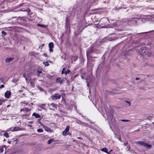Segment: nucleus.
<instances>
[{"mask_svg": "<svg viewBox=\"0 0 154 154\" xmlns=\"http://www.w3.org/2000/svg\"><path fill=\"white\" fill-rule=\"evenodd\" d=\"M135 143L141 146L146 147L148 148H150L151 146V145L148 144L147 143H145L143 141H139L135 142Z\"/></svg>", "mask_w": 154, "mask_h": 154, "instance_id": "1", "label": "nucleus"}, {"mask_svg": "<svg viewBox=\"0 0 154 154\" xmlns=\"http://www.w3.org/2000/svg\"><path fill=\"white\" fill-rule=\"evenodd\" d=\"M61 97V94H55L53 95H52L51 97L53 100H57L60 99Z\"/></svg>", "mask_w": 154, "mask_h": 154, "instance_id": "2", "label": "nucleus"}, {"mask_svg": "<svg viewBox=\"0 0 154 154\" xmlns=\"http://www.w3.org/2000/svg\"><path fill=\"white\" fill-rule=\"evenodd\" d=\"M70 127L69 125H68L66 127V128L65 129L64 131H63L62 133V134L63 136H65L67 135V134H66L69 131Z\"/></svg>", "mask_w": 154, "mask_h": 154, "instance_id": "3", "label": "nucleus"}, {"mask_svg": "<svg viewBox=\"0 0 154 154\" xmlns=\"http://www.w3.org/2000/svg\"><path fill=\"white\" fill-rule=\"evenodd\" d=\"M48 46L49 48V51L50 52H53V48L54 47V43L51 42L49 43Z\"/></svg>", "mask_w": 154, "mask_h": 154, "instance_id": "4", "label": "nucleus"}, {"mask_svg": "<svg viewBox=\"0 0 154 154\" xmlns=\"http://www.w3.org/2000/svg\"><path fill=\"white\" fill-rule=\"evenodd\" d=\"M70 70L68 69H66L65 68H64L61 72L62 74H65L66 75L68 73H69L70 72Z\"/></svg>", "mask_w": 154, "mask_h": 154, "instance_id": "5", "label": "nucleus"}, {"mask_svg": "<svg viewBox=\"0 0 154 154\" xmlns=\"http://www.w3.org/2000/svg\"><path fill=\"white\" fill-rule=\"evenodd\" d=\"M11 95V92L9 91H7L5 93V97L7 98H9Z\"/></svg>", "mask_w": 154, "mask_h": 154, "instance_id": "6", "label": "nucleus"}, {"mask_svg": "<svg viewBox=\"0 0 154 154\" xmlns=\"http://www.w3.org/2000/svg\"><path fill=\"white\" fill-rule=\"evenodd\" d=\"M64 80L63 78H58L56 79V82L57 83L60 84H63Z\"/></svg>", "mask_w": 154, "mask_h": 154, "instance_id": "7", "label": "nucleus"}, {"mask_svg": "<svg viewBox=\"0 0 154 154\" xmlns=\"http://www.w3.org/2000/svg\"><path fill=\"white\" fill-rule=\"evenodd\" d=\"M94 51V49L93 48L88 49V51L87 52V55H88L90 54Z\"/></svg>", "mask_w": 154, "mask_h": 154, "instance_id": "8", "label": "nucleus"}, {"mask_svg": "<svg viewBox=\"0 0 154 154\" xmlns=\"http://www.w3.org/2000/svg\"><path fill=\"white\" fill-rule=\"evenodd\" d=\"M101 151L106 152L108 154H109V153L112 151V150H111L109 152H108V149L106 147L103 148L101 149Z\"/></svg>", "mask_w": 154, "mask_h": 154, "instance_id": "9", "label": "nucleus"}, {"mask_svg": "<svg viewBox=\"0 0 154 154\" xmlns=\"http://www.w3.org/2000/svg\"><path fill=\"white\" fill-rule=\"evenodd\" d=\"M20 10L22 11L26 12L27 13V14H29V13L31 11L29 9H21Z\"/></svg>", "mask_w": 154, "mask_h": 154, "instance_id": "10", "label": "nucleus"}, {"mask_svg": "<svg viewBox=\"0 0 154 154\" xmlns=\"http://www.w3.org/2000/svg\"><path fill=\"white\" fill-rule=\"evenodd\" d=\"M14 59V58L13 57H10L9 58H7L5 60V62L6 63H9L10 61L13 60Z\"/></svg>", "mask_w": 154, "mask_h": 154, "instance_id": "11", "label": "nucleus"}, {"mask_svg": "<svg viewBox=\"0 0 154 154\" xmlns=\"http://www.w3.org/2000/svg\"><path fill=\"white\" fill-rule=\"evenodd\" d=\"M32 115V116H35L36 118H39L40 117V116L39 115L35 113H33Z\"/></svg>", "mask_w": 154, "mask_h": 154, "instance_id": "12", "label": "nucleus"}, {"mask_svg": "<svg viewBox=\"0 0 154 154\" xmlns=\"http://www.w3.org/2000/svg\"><path fill=\"white\" fill-rule=\"evenodd\" d=\"M45 105V104H41L39 105L38 107L43 109H45V108L44 107Z\"/></svg>", "mask_w": 154, "mask_h": 154, "instance_id": "13", "label": "nucleus"}, {"mask_svg": "<svg viewBox=\"0 0 154 154\" xmlns=\"http://www.w3.org/2000/svg\"><path fill=\"white\" fill-rule=\"evenodd\" d=\"M37 26L44 28H46L47 27V25L43 24H38Z\"/></svg>", "mask_w": 154, "mask_h": 154, "instance_id": "14", "label": "nucleus"}, {"mask_svg": "<svg viewBox=\"0 0 154 154\" xmlns=\"http://www.w3.org/2000/svg\"><path fill=\"white\" fill-rule=\"evenodd\" d=\"M43 127L46 131H49L50 130V129L49 128L47 127V126H45V125H44L43 126Z\"/></svg>", "mask_w": 154, "mask_h": 154, "instance_id": "15", "label": "nucleus"}, {"mask_svg": "<svg viewBox=\"0 0 154 154\" xmlns=\"http://www.w3.org/2000/svg\"><path fill=\"white\" fill-rule=\"evenodd\" d=\"M54 141V140L53 139H51L49 140L47 142V143L48 144H50L51 142Z\"/></svg>", "mask_w": 154, "mask_h": 154, "instance_id": "16", "label": "nucleus"}, {"mask_svg": "<svg viewBox=\"0 0 154 154\" xmlns=\"http://www.w3.org/2000/svg\"><path fill=\"white\" fill-rule=\"evenodd\" d=\"M78 58V57L77 56H73L72 58V60H73L74 61H75Z\"/></svg>", "mask_w": 154, "mask_h": 154, "instance_id": "17", "label": "nucleus"}, {"mask_svg": "<svg viewBox=\"0 0 154 154\" xmlns=\"http://www.w3.org/2000/svg\"><path fill=\"white\" fill-rule=\"evenodd\" d=\"M37 72L38 73V74L37 75L38 76H39L40 74L42 73V70H38Z\"/></svg>", "mask_w": 154, "mask_h": 154, "instance_id": "18", "label": "nucleus"}, {"mask_svg": "<svg viewBox=\"0 0 154 154\" xmlns=\"http://www.w3.org/2000/svg\"><path fill=\"white\" fill-rule=\"evenodd\" d=\"M4 136H5L6 137H9L8 134L7 132H5L4 133Z\"/></svg>", "mask_w": 154, "mask_h": 154, "instance_id": "19", "label": "nucleus"}, {"mask_svg": "<svg viewBox=\"0 0 154 154\" xmlns=\"http://www.w3.org/2000/svg\"><path fill=\"white\" fill-rule=\"evenodd\" d=\"M43 63L45 65V66H49V63L47 61H45V62H44Z\"/></svg>", "mask_w": 154, "mask_h": 154, "instance_id": "20", "label": "nucleus"}, {"mask_svg": "<svg viewBox=\"0 0 154 154\" xmlns=\"http://www.w3.org/2000/svg\"><path fill=\"white\" fill-rule=\"evenodd\" d=\"M30 110H31V109H28L27 108H24V111H25L26 112H29Z\"/></svg>", "mask_w": 154, "mask_h": 154, "instance_id": "21", "label": "nucleus"}, {"mask_svg": "<svg viewBox=\"0 0 154 154\" xmlns=\"http://www.w3.org/2000/svg\"><path fill=\"white\" fill-rule=\"evenodd\" d=\"M19 130V128L17 127H14L13 129V131H16Z\"/></svg>", "mask_w": 154, "mask_h": 154, "instance_id": "22", "label": "nucleus"}, {"mask_svg": "<svg viewBox=\"0 0 154 154\" xmlns=\"http://www.w3.org/2000/svg\"><path fill=\"white\" fill-rule=\"evenodd\" d=\"M37 131L38 132H42L43 131V130L42 129L39 128V129H38L37 130Z\"/></svg>", "mask_w": 154, "mask_h": 154, "instance_id": "23", "label": "nucleus"}, {"mask_svg": "<svg viewBox=\"0 0 154 154\" xmlns=\"http://www.w3.org/2000/svg\"><path fill=\"white\" fill-rule=\"evenodd\" d=\"M4 102V100L3 99H0V105L2 104V103Z\"/></svg>", "mask_w": 154, "mask_h": 154, "instance_id": "24", "label": "nucleus"}, {"mask_svg": "<svg viewBox=\"0 0 154 154\" xmlns=\"http://www.w3.org/2000/svg\"><path fill=\"white\" fill-rule=\"evenodd\" d=\"M2 33L3 36H5L7 34L6 32H5L4 31H3L2 32Z\"/></svg>", "mask_w": 154, "mask_h": 154, "instance_id": "25", "label": "nucleus"}, {"mask_svg": "<svg viewBox=\"0 0 154 154\" xmlns=\"http://www.w3.org/2000/svg\"><path fill=\"white\" fill-rule=\"evenodd\" d=\"M120 121H122L123 122H128L130 121V120H125V119H121L120 120Z\"/></svg>", "mask_w": 154, "mask_h": 154, "instance_id": "26", "label": "nucleus"}, {"mask_svg": "<svg viewBox=\"0 0 154 154\" xmlns=\"http://www.w3.org/2000/svg\"><path fill=\"white\" fill-rule=\"evenodd\" d=\"M125 102L128 104V106H129L131 105V103L129 101H128V100H125Z\"/></svg>", "mask_w": 154, "mask_h": 154, "instance_id": "27", "label": "nucleus"}, {"mask_svg": "<svg viewBox=\"0 0 154 154\" xmlns=\"http://www.w3.org/2000/svg\"><path fill=\"white\" fill-rule=\"evenodd\" d=\"M38 89H39V90H40L41 91H44L43 89H42V88L38 86Z\"/></svg>", "mask_w": 154, "mask_h": 154, "instance_id": "28", "label": "nucleus"}, {"mask_svg": "<svg viewBox=\"0 0 154 154\" xmlns=\"http://www.w3.org/2000/svg\"><path fill=\"white\" fill-rule=\"evenodd\" d=\"M40 119H38V123L40 124V125L42 126L43 127L44 125L43 124H42L41 122H40Z\"/></svg>", "mask_w": 154, "mask_h": 154, "instance_id": "29", "label": "nucleus"}, {"mask_svg": "<svg viewBox=\"0 0 154 154\" xmlns=\"http://www.w3.org/2000/svg\"><path fill=\"white\" fill-rule=\"evenodd\" d=\"M107 94H109L110 95H112V92L110 91H108L107 92Z\"/></svg>", "mask_w": 154, "mask_h": 154, "instance_id": "30", "label": "nucleus"}, {"mask_svg": "<svg viewBox=\"0 0 154 154\" xmlns=\"http://www.w3.org/2000/svg\"><path fill=\"white\" fill-rule=\"evenodd\" d=\"M154 31V30H152V31H151L148 32H143V33H140L141 34H142V33H149V32H153Z\"/></svg>", "mask_w": 154, "mask_h": 154, "instance_id": "31", "label": "nucleus"}, {"mask_svg": "<svg viewBox=\"0 0 154 154\" xmlns=\"http://www.w3.org/2000/svg\"><path fill=\"white\" fill-rule=\"evenodd\" d=\"M23 76L26 78V80H27V78L26 77V74H25V73H23Z\"/></svg>", "mask_w": 154, "mask_h": 154, "instance_id": "32", "label": "nucleus"}, {"mask_svg": "<svg viewBox=\"0 0 154 154\" xmlns=\"http://www.w3.org/2000/svg\"><path fill=\"white\" fill-rule=\"evenodd\" d=\"M146 21V20L144 18L142 19L141 20V21L142 22H143V23H144Z\"/></svg>", "mask_w": 154, "mask_h": 154, "instance_id": "33", "label": "nucleus"}, {"mask_svg": "<svg viewBox=\"0 0 154 154\" xmlns=\"http://www.w3.org/2000/svg\"><path fill=\"white\" fill-rule=\"evenodd\" d=\"M0 151L1 153H2L3 151V149L2 148H0Z\"/></svg>", "mask_w": 154, "mask_h": 154, "instance_id": "34", "label": "nucleus"}, {"mask_svg": "<svg viewBox=\"0 0 154 154\" xmlns=\"http://www.w3.org/2000/svg\"><path fill=\"white\" fill-rule=\"evenodd\" d=\"M4 87V85H2L0 86V88H3Z\"/></svg>", "mask_w": 154, "mask_h": 154, "instance_id": "35", "label": "nucleus"}, {"mask_svg": "<svg viewBox=\"0 0 154 154\" xmlns=\"http://www.w3.org/2000/svg\"><path fill=\"white\" fill-rule=\"evenodd\" d=\"M139 79H140V78H139L136 77L135 78V80H138Z\"/></svg>", "mask_w": 154, "mask_h": 154, "instance_id": "36", "label": "nucleus"}, {"mask_svg": "<svg viewBox=\"0 0 154 154\" xmlns=\"http://www.w3.org/2000/svg\"><path fill=\"white\" fill-rule=\"evenodd\" d=\"M22 111H24V109H21V110H20V111L21 112H22Z\"/></svg>", "mask_w": 154, "mask_h": 154, "instance_id": "37", "label": "nucleus"}, {"mask_svg": "<svg viewBox=\"0 0 154 154\" xmlns=\"http://www.w3.org/2000/svg\"><path fill=\"white\" fill-rule=\"evenodd\" d=\"M43 55L45 57H46L47 56V54H43Z\"/></svg>", "mask_w": 154, "mask_h": 154, "instance_id": "38", "label": "nucleus"}, {"mask_svg": "<svg viewBox=\"0 0 154 154\" xmlns=\"http://www.w3.org/2000/svg\"><path fill=\"white\" fill-rule=\"evenodd\" d=\"M3 2H1L0 3V6L2 5Z\"/></svg>", "mask_w": 154, "mask_h": 154, "instance_id": "39", "label": "nucleus"}, {"mask_svg": "<svg viewBox=\"0 0 154 154\" xmlns=\"http://www.w3.org/2000/svg\"><path fill=\"white\" fill-rule=\"evenodd\" d=\"M3 147H4L5 148H6V146L5 145H4L3 146Z\"/></svg>", "mask_w": 154, "mask_h": 154, "instance_id": "40", "label": "nucleus"}, {"mask_svg": "<svg viewBox=\"0 0 154 154\" xmlns=\"http://www.w3.org/2000/svg\"><path fill=\"white\" fill-rule=\"evenodd\" d=\"M17 21V19H16V20L15 21L14 23H16Z\"/></svg>", "mask_w": 154, "mask_h": 154, "instance_id": "41", "label": "nucleus"}, {"mask_svg": "<svg viewBox=\"0 0 154 154\" xmlns=\"http://www.w3.org/2000/svg\"><path fill=\"white\" fill-rule=\"evenodd\" d=\"M132 19H138V17H134V18H132Z\"/></svg>", "mask_w": 154, "mask_h": 154, "instance_id": "42", "label": "nucleus"}, {"mask_svg": "<svg viewBox=\"0 0 154 154\" xmlns=\"http://www.w3.org/2000/svg\"><path fill=\"white\" fill-rule=\"evenodd\" d=\"M8 143L10 144V143H11V141H8Z\"/></svg>", "mask_w": 154, "mask_h": 154, "instance_id": "43", "label": "nucleus"}, {"mask_svg": "<svg viewBox=\"0 0 154 154\" xmlns=\"http://www.w3.org/2000/svg\"><path fill=\"white\" fill-rule=\"evenodd\" d=\"M12 81L13 82H14L15 83V80L14 79H13Z\"/></svg>", "mask_w": 154, "mask_h": 154, "instance_id": "44", "label": "nucleus"}, {"mask_svg": "<svg viewBox=\"0 0 154 154\" xmlns=\"http://www.w3.org/2000/svg\"><path fill=\"white\" fill-rule=\"evenodd\" d=\"M10 106V105H8L7 106V107H9Z\"/></svg>", "mask_w": 154, "mask_h": 154, "instance_id": "45", "label": "nucleus"}, {"mask_svg": "<svg viewBox=\"0 0 154 154\" xmlns=\"http://www.w3.org/2000/svg\"><path fill=\"white\" fill-rule=\"evenodd\" d=\"M78 138L79 139H82V138L81 137H78Z\"/></svg>", "mask_w": 154, "mask_h": 154, "instance_id": "46", "label": "nucleus"}, {"mask_svg": "<svg viewBox=\"0 0 154 154\" xmlns=\"http://www.w3.org/2000/svg\"><path fill=\"white\" fill-rule=\"evenodd\" d=\"M150 117L149 116H148V117H147V119H149V118Z\"/></svg>", "mask_w": 154, "mask_h": 154, "instance_id": "47", "label": "nucleus"}, {"mask_svg": "<svg viewBox=\"0 0 154 154\" xmlns=\"http://www.w3.org/2000/svg\"><path fill=\"white\" fill-rule=\"evenodd\" d=\"M24 103L26 104V105H27V104L28 103L27 102H26V103H25V102Z\"/></svg>", "mask_w": 154, "mask_h": 154, "instance_id": "48", "label": "nucleus"}, {"mask_svg": "<svg viewBox=\"0 0 154 154\" xmlns=\"http://www.w3.org/2000/svg\"><path fill=\"white\" fill-rule=\"evenodd\" d=\"M144 127L145 128H147L146 126H144Z\"/></svg>", "mask_w": 154, "mask_h": 154, "instance_id": "49", "label": "nucleus"}, {"mask_svg": "<svg viewBox=\"0 0 154 154\" xmlns=\"http://www.w3.org/2000/svg\"><path fill=\"white\" fill-rule=\"evenodd\" d=\"M16 18V17H12V19L13 18Z\"/></svg>", "mask_w": 154, "mask_h": 154, "instance_id": "50", "label": "nucleus"}, {"mask_svg": "<svg viewBox=\"0 0 154 154\" xmlns=\"http://www.w3.org/2000/svg\"><path fill=\"white\" fill-rule=\"evenodd\" d=\"M134 22H135V23H137V21H136V20H135V21H134Z\"/></svg>", "mask_w": 154, "mask_h": 154, "instance_id": "51", "label": "nucleus"}, {"mask_svg": "<svg viewBox=\"0 0 154 154\" xmlns=\"http://www.w3.org/2000/svg\"><path fill=\"white\" fill-rule=\"evenodd\" d=\"M73 86L72 88V91H73Z\"/></svg>", "mask_w": 154, "mask_h": 154, "instance_id": "52", "label": "nucleus"}, {"mask_svg": "<svg viewBox=\"0 0 154 154\" xmlns=\"http://www.w3.org/2000/svg\"><path fill=\"white\" fill-rule=\"evenodd\" d=\"M17 140V139H16V140H14L13 141H16V140Z\"/></svg>", "mask_w": 154, "mask_h": 154, "instance_id": "53", "label": "nucleus"}, {"mask_svg": "<svg viewBox=\"0 0 154 154\" xmlns=\"http://www.w3.org/2000/svg\"><path fill=\"white\" fill-rule=\"evenodd\" d=\"M51 105H53V103H51Z\"/></svg>", "mask_w": 154, "mask_h": 154, "instance_id": "54", "label": "nucleus"}, {"mask_svg": "<svg viewBox=\"0 0 154 154\" xmlns=\"http://www.w3.org/2000/svg\"><path fill=\"white\" fill-rule=\"evenodd\" d=\"M26 116V115H25H25H23V116Z\"/></svg>", "mask_w": 154, "mask_h": 154, "instance_id": "55", "label": "nucleus"}, {"mask_svg": "<svg viewBox=\"0 0 154 154\" xmlns=\"http://www.w3.org/2000/svg\"><path fill=\"white\" fill-rule=\"evenodd\" d=\"M145 51H143V52L144 53H145Z\"/></svg>", "mask_w": 154, "mask_h": 154, "instance_id": "56", "label": "nucleus"}, {"mask_svg": "<svg viewBox=\"0 0 154 154\" xmlns=\"http://www.w3.org/2000/svg\"><path fill=\"white\" fill-rule=\"evenodd\" d=\"M71 63H73L72 61Z\"/></svg>", "mask_w": 154, "mask_h": 154, "instance_id": "57", "label": "nucleus"}, {"mask_svg": "<svg viewBox=\"0 0 154 154\" xmlns=\"http://www.w3.org/2000/svg\"><path fill=\"white\" fill-rule=\"evenodd\" d=\"M90 123H93V122H90Z\"/></svg>", "mask_w": 154, "mask_h": 154, "instance_id": "58", "label": "nucleus"}, {"mask_svg": "<svg viewBox=\"0 0 154 154\" xmlns=\"http://www.w3.org/2000/svg\"><path fill=\"white\" fill-rule=\"evenodd\" d=\"M69 134L70 135V134H71V133H69Z\"/></svg>", "mask_w": 154, "mask_h": 154, "instance_id": "59", "label": "nucleus"}, {"mask_svg": "<svg viewBox=\"0 0 154 154\" xmlns=\"http://www.w3.org/2000/svg\"><path fill=\"white\" fill-rule=\"evenodd\" d=\"M5 139L4 140V141H5Z\"/></svg>", "mask_w": 154, "mask_h": 154, "instance_id": "60", "label": "nucleus"}, {"mask_svg": "<svg viewBox=\"0 0 154 154\" xmlns=\"http://www.w3.org/2000/svg\"><path fill=\"white\" fill-rule=\"evenodd\" d=\"M142 48H140V50H141Z\"/></svg>", "mask_w": 154, "mask_h": 154, "instance_id": "61", "label": "nucleus"}, {"mask_svg": "<svg viewBox=\"0 0 154 154\" xmlns=\"http://www.w3.org/2000/svg\"><path fill=\"white\" fill-rule=\"evenodd\" d=\"M87 85H88V83L87 84Z\"/></svg>", "mask_w": 154, "mask_h": 154, "instance_id": "62", "label": "nucleus"}, {"mask_svg": "<svg viewBox=\"0 0 154 154\" xmlns=\"http://www.w3.org/2000/svg\"><path fill=\"white\" fill-rule=\"evenodd\" d=\"M152 123L154 124V122H153Z\"/></svg>", "mask_w": 154, "mask_h": 154, "instance_id": "63", "label": "nucleus"}]
</instances>
